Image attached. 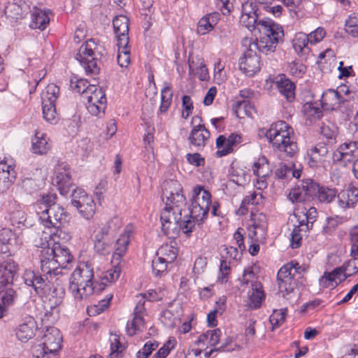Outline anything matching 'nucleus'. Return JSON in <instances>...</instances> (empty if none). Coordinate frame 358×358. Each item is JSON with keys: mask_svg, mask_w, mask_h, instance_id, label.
I'll list each match as a JSON object with an SVG mask.
<instances>
[{"mask_svg": "<svg viewBox=\"0 0 358 358\" xmlns=\"http://www.w3.org/2000/svg\"><path fill=\"white\" fill-rule=\"evenodd\" d=\"M24 283L34 288V291L41 296H47V307L50 310H46L44 319L50 322L57 320L59 315V306L62 303L65 295L64 287L59 283L52 288L50 287V280L44 278L43 276L36 273L33 271L27 270L22 275Z\"/></svg>", "mask_w": 358, "mask_h": 358, "instance_id": "f257e3e1", "label": "nucleus"}, {"mask_svg": "<svg viewBox=\"0 0 358 358\" xmlns=\"http://www.w3.org/2000/svg\"><path fill=\"white\" fill-rule=\"evenodd\" d=\"M160 219L162 231L169 238L177 237L180 231L189 236L194 227V222L190 219L186 205L179 206V204L165 202Z\"/></svg>", "mask_w": 358, "mask_h": 358, "instance_id": "f03ea898", "label": "nucleus"}, {"mask_svg": "<svg viewBox=\"0 0 358 358\" xmlns=\"http://www.w3.org/2000/svg\"><path fill=\"white\" fill-rule=\"evenodd\" d=\"M293 129L284 121L273 124L265 136L274 149L287 157H293L298 150L296 143L291 139Z\"/></svg>", "mask_w": 358, "mask_h": 358, "instance_id": "7ed1b4c3", "label": "nucleus"}, {"mask_svg": "<svg viewBox=\"0 0 358 358\" xmlns=\"http://www.w3.org/2000/svg\"><path fill=\"white\" fill-rule=\"evenodd\" d=\"M93 268L86 263L80 264L69 279V290L76 301H82L93 294Z\"/></svg>", "mask_w": 358, "mask_h": 358, "instance_id": "20e7f679", "label": "nucleus"}, {"mask_svg": "<svg viewBox=\"0 0 358 358\" xmlns=\"http://www.w3.org/2000/svg\"><path fill=\"white\" fill-rule=\"evenodd\" d=\"M257 27L262 36L259 41L252 43L253 47L264 54L273 52L284 36L282 28L271 20H260Z\"/></svg>", "mask_w": 358, "mask_h": 358, "instance_id": "39448f33", "label": "nucleus"}, {"mask_svg": "<svg viewBox=\"0 0 358 358\" xmlns=\"http://www.w3.org/2000/svg\"><path fill=\"white\" fill-rule=\"evenodd\" d=\"M104 48L94 39H89L80 47L76 59L84 68L86 74L96 75L99 71L98 59L103 55Z\"/></svg>", "mask_w": 358, "mask_h": 358, "instance_id": "423d86ee", "label": "nucleus"}, {"mask_svg": "<svg viewBox=\"0 0 358 358\" xmlns=\"http://www.w3.org/2000/svg\"><path fill=\"white\" fill-rule=\"evenodd\" d=\"M190 219L201 224L206 219L211 203V194L203 186L197 185L192 191Z\"/></svg>", "mask_w": 358, "mask_h": 358, "instance_id": "0eeeda50", "label": "nucleus"}, {"mask_svg": "<svg viewBox=\"0 0 358 358\" xmlns=\"http://www.w3.org/2000/svg\"><path fill=\"white\" fill-rule=\"evenodd\" d=\"M42 236L40 241L36 240V245L41 248L40 263L41 271L43 273V275L45 278H48V276L58 275L60 273L61 267L55 260L52 253H51V235L43 232Z\"/></svg>", "mask_w": 358, "mask_h": 358, "instance_id": "6e6552de", "label": "nucleus"}, {"mask_svg": "<svg viewBox=\"0 0 358 358\" xmlns=\"http://www.w3.org/2000/svg\"><path fill=\"white\" fill-rule=\"evenodd\" d=\"M39 220L46 228H59L68 221L69 214L64 208L57 204L50 208L37 210Z\"/></svg>", "mask_w": 358, "mask_h": 358, "instance_id": "1a4fd4ad", "label": "nucleus"}, {"mask_svg": "<svg viewBox=\"0 0 358 358\" xmlns=\"http://www.w3.org/2000/svg\"><path fill=\"white\" fill-rule=\"evenodd\" d=\"M88 90V94H86L84 98L87 101V109L92 115L101 117L106 108L105 93L101 87L95 85H92Z\"/></svg>", "mask_w": 358, "mask_h": 358, "instance_id": "9d476101", "label": "nucleus"}, {"mask_svg": "<svg viewBox=\"0 0 358 358\" xmlns=\"http://www.w3.org/2000/svg\"><path fill=\"white\" fill-rule=\"evenodd\" d=\"M299 265L297 262H292L282 266L277 274L278 288L282 296L286 297L294 291L295 282L294 278L298 273Z\"/></svg>", "mask_w": 358, "mask_h": 358, "instance_id": "9b49d317", "label": "nucleus"}, {"mask_svg": "<svg viewBox=\"0 0 358 358\" xmlns=\"http://www.w3.org/2000/svg\"><path fill=\"white\" fill-rule=\"evenodd\" d=\"M251 224L248 227V236L251 241L264 243L267 232V220L264 213H252Z\"/></svg>", "mask_w": 358, "mask_h": 358, "instance_id": "f8f14e48", "label": "nucleus"}, {"mask_svg": "<svg viewBox=\"0 0 358 358\" xmlns=\"http://www.w3.org/2000/svg\"><path fill=\"white\" fill-rule=\"evenodd\" d=\"M252 43L249 45V48L239 59V69L247 76L251 77L257 73L261 69V60L257 55Z\"/></svg>", "mask_w": 358, "mask_h": 358, "instance_id": "ddd939ff", "label": "nucleus"}, {"mask_svg": "<svg viewBox=\"0 0 358 358\" xmlns=\"http://www.w3.org/2000/svg\"><path fill=\"white\" fill-rule=\"evenodd\" d=\"M196 122H198V124L192 127L188 140L190 145L200 150L207 144L210 134L209 131L206 129L205 126L201 124V119L197 115L192 117V124Z\"/></svg>", "mask_w": 358, "mask_h": 358, "instance_id": "4468645a", "label": "nucleus"}, {"mask_svg": "<svg viewBox=\"0 0 358 358\" xmlns=\"http://www.w3.org/2000/svg\"><path fill=\"white\" fill-rule=\"evenodd\" d=\"M52 183L57 187L59 193L66 196L72 186L70 168L67 164H60L55 168Z\"/></svg>", "mask_w": 358, "mask_h": 358, "instance_id": "2eb2a0df", "label": "nucleus"}, {"mask_svg": "<svg viewBox=\"0 0 358 358\" xmlns=\"http://www.w3.org/2000/svg\"><path fill=\"white\" fill-rule=\"evenodd\" d=\"M348 89L344 86L341 87L339 90L329 89L324 91L322 95L321 103L322 107L326 110H336L347 101L343 94H348Z\"/></svg>", "mask_w": 358, "mask_h": 358, "instance_id": "dca6fc26", "label": "nucleus"}, {"mask_svg": "<svg viewBox=\"0 0 358 358\" xmlns=\"http://www.w3.org/2000/svg\"><path fill=\"white\" fill-rule=\"evenodd\" d=\"M317 187V184L312 180H307L302 185L305 194L308 196H312L317 189L318 199L322 203H329L334 201L336 196L338 197V192L334 188L325 187Z\"/></svg>", "mask_w": 358, "mask_h": 358, "instance_id": "f3484780", "label": "nucleus"}, {"mask_svg": "<svg viewBox=\"0 0 358 358\" xmlns=\"http://www.w3.org/2000/svg\"><path fill=\"white\" fill-rule=\"evenodd\" d=\"M146 315V310L143 307V298L138 301L134 311L133 319L127 322V333L132 336L138 332L143 331L145 328V320L144 316Z\"/></svg>", "mask_w": 358, "mask_h": 358, "instance_id": "a211bd4d", "label": "nucleus"}, {"mask_svg": "<svg viewBox=\"0 0 358 358\" xmlns=\"http://www.w3.org/2000/svg\"><path fill=\"white\" fill-rule=\"evenodd\" d=\"M358 159V141L345 142L341 145L333 154L334 162H352Z\"/></svg>", "mask_w": 358, "mask_h": 358, "instance_id": "6ab92c4d", "label": "nucleus"}, {"mask_svg": "<svg viewBox=\"0 0 358 358\" xmlns=\"http://www.w3.org/2000/svg\"><path fill=\"white\" fill-rule=\"evenodd\" d=\"M163 195L166 198L165 202L179 204V206L186 205V199L182 193L181 185L177 180L165 182Z\"/></svg>", "mask_w": 358, "mask_h": 358, "instance_id": "aec40b11", "label": "nucleus"}, {"mask_svg": "<svg viewBox=\"0 0 358 358\" xmlns=\"http://www.w3.org/2000/svg\"><path fill=\"white\" fill-rule=\"evenodd\" d=\"M37 329L36 322L34 318L27 315L22 319L20 323L16 327L15 334L16 338L21 342H27L31 339Z\"/></svg>", "mask_w": 358, "mask_h": 358, "instance_id": "412c9836", "label": "nucleus"}, {"mask_svg": "<svg viewBox=\"0 0 358 358\" xmlns=\"http://www.w3.org/2000/svg\"><path fill=\"white\" fill-rule=\"evenodd\" d=\"M62 337L59 330L54 327L46 329L42 336L43 348L50 353H55L61 347Z\"/></svg>", "mask_w": 358, "mask_h": 358, "instance_id": "4be33fe9", "label": "nucleus"}, {"mask_svg": "<svg viewBox=\"0 0 358 358\" xmlns=\"http://www.w3.org/2000/svg\"><path fill=\"white\" fill-rule=\"evenodd\" d=\"M234 238L238 248L234 246H226L224 248L225 255H222L223 259L238 261L242 256V252L245 250V246L243 241V229L238 228L234 234Z\"/></svg>", "mask_w": 358, "mask_h": 358, "instance_id": "5701e85b", "label": "nucleus"}, {"mask_svg": "<svg viewBox=\"0 0 358 358\" xmlns=\"http://www.w3.org/2000/svg\"><path fill=\"white\" fill-rule=\"evenodd\" d=\"M17 271V265L11 259L3 262L0 264V294L3 289L12 284Z\"/></svg>", "mask_w": 358, "mask_h": 358, "instance_id": "b1692460", "label": "nucleus"}, {"mask_svg": "<svg viewBox=\"0 0 358 358\" xmlns=\"http://www.w3.org/2000/svg\"><path fill=\"white\" fill-rule=\"evenodd\" d=\"M22 243V239L12 231L10 229H0V250L2 253L10 252V248H17Z\"/></svg>", "mask_w": 358, "mask_h": 358, "instance_id": "393cba45", "label": "nucleus"}, {"mask_svg": "<svg viewBox=\"0 0 358 358\" xmlns=\"http://www.w3.org/2000/svg\"><path fill=\"white\" fill-rule=\"evenodd\" d=\"M328 148L324 144H317L307 150V162L310 167L315 168L325 161Z\"/></svg>", "mask_w": 358, "mask_h": 358, "instance_id": "a878e982", "label": "nucleus"}, {"mask_svg": "<svg viewBox=\"0 0 358 358\" xmlns=\"http://www.w3.org/2000/svg\"><path fill=\"white\" fill-rule=\"evenodd\" d=\"M30 11V6L22 0L8 2L4 8V13L8 17L16 20L23 18Z\"/></svg>", "mask_w": 358, "mask_h": 358, "instance_id": "bb28decb", "label": "nucleus"}, {"mask_svg": "<svg viewBox=\"0 0 358 358\" xmlns=\"http://www.w3.org/2000/svg\"><path fill=\"white\" fill-rule=\"evenodd\" d=\"M114 31L117 43L129 44V19L127 16L120 15L116 16L113 21Z\"/></svg>", "mask_w": 358, "mask_h": 358, "instance_id": "cd10ccee", "label": "nucleus"}, {"mask_svg": "<svg viewBox=\"0 0 358 358\" xmlns=\"http://www.w3.org/2000/svg\"><path fill=\"white\" fill-rule=\"evenodd\" d=\"M278 92L282 94L288 101H292L295 98V85L285 75L278 76L274 80Z\"/></svg>", "mask_w": 358, "mask_h": 358, "instance_id": "c85d7f7f", "label": "nucleus"}, {"mask_svg": "<svg viewBox=\"0 0 358 358\" xmlns=\"http://www.w3.org/2000/svg\"><path fill=\"white\" fill-rule=\"evenodd\" d=\"M50 250L51 253L54 255L55 260H57L61 268H66L68 264L73 259V257L69 249L55 241H53L52 246L50 247Z\"/></svg>", "mask_w": 358, "mask_h": 358, "instance_id": "c756f323", "label": "nucleus"}, {"mask_svg": "<svg viewBox=\"0 0 358 358\" xmlns=\"http://www.w3.org/2000/svg\"><path fill=\"white\" fill-rule=\"evenodd\" d=\"M31 22L29 27L31 29L44 30L50 22L49 10H43L34 7L31 11Z\"/></svg>", "mask_w": 358, "mask_h": 358, "instance_id": "7c9ffc66", "label": "nucleus"}, {"mask_svg": "<svg viewBox=\"0 0 358 358\" xmlns=\"http://www.w3.org/2000/svg\"><path fill=\"white\" fill-rule=\"evenodd\" d=\"M51 148L50 139L46 134L41 131H36L31 138V151L36 155H45Z\"/></svg>", "mask_w": 358, "mask_h": 358, "instance_id": "2f4dec72", "label": "nucleus"}, {"mask_svg": "<svg viewBox=\"0 0 358 358\" xmlns=\"http://www.w3.org/2000/svg\"><path fill=\"white\" fill-rule=\"evenodd\" d=\"M133 231V227L128 225L124 229L123 233L117 240L115 245V252L113 259L118 260L126 252L129 243L130 235ZM114 260L112 261L113 262Z\"/></svg>", "mask_w": 358, "mask_h": 358, "instance_id": "473e14b6", "label": "nucleus"}, {"mask_svg": "<svg viewBox=\"0 0 358 358\" xmlns=\"http://www.w3.org/2000/svg\"><path fill=\"white\" fill-rule=\"evenodd\" d=\"M338 205L342 208H351L358 202V189L348 187L338 194Z\"/></svg>", "mask_w": 358, "mask_h": 358, "instance_id": "72a5a7b5", "label": "nucleus"}, {"mask_svg": "<svg viewBox=\"0 0 358 358\" xmlns=\"http://www.w3.org/2000/svg\"><path fill=\"white\" fill-rule=\"evenodd\" d=\"M15 178L14 168L6 162H0V192L8 189Z\"/></svg>", "mask_w": 358, "mask_h": 358, "instance_id": "f704fd0d", "label": "nucleus"}, {"mask_svg": "<svg viewBox=\"0 0 358 358\" xmlns=\"http://www.w3.org/2000/svg\"><path fill=\"white\" fill-rule=\"evenodd\" d=\"M220 19L219 13L214 12L201 17L197 25V32L200 35H205L210 32Z\"/></svg>", "mask_w": 358, "mask_h": 358, "instance_id": "c9c22d12", "label": "nucleus"}, {"mask_svg": "<svg viewBox=\"0 0 358 358\" xmlns=\"http://www.w3.org/2000/svg\"><path fill=\"white\" fill-rule=\"evenodd\" d=\"M229 172L230 180L238 185H244L250 180L248 170L238 163H233Z\"/></svg>", "mask_w": 358, "mask_h": 358, "instance_id": "e433bc0d", "label": "nucleus"}, {"mask_svg": "<svg viewBox=\"0 0 358 358\" xmlns=\"http://www.w3.org/2000/svg\"><path fill=\"white\" fill-rule=\"evenodd\" d=\"M75 206L80 215L86 219L90 220L93 217L96 212V205L92 196L82 200V201H73Z\"/></svg>", "mask_w": 358, "mask_h": 358, "instance_id": "4c0bfd02", "label": "nucleus"}, {"mask_svg": "<svg viewBox=\"0 0 358 358\" xmlns=\"http://www.w3.org/2000/svg\"><path fill=\"white\" fill-rule=\"evenodd\" d=\"M249 302L248 306L253 309L261 306L262 301L265 299V294L262 289V285L259 282L252 284V289L248 293Z\"/></svg>", "mask_w": 358, "mask_h": 358, "instance_id": "58836bf2", "label": "nucleus"}, {"mask_svg": "<svg viewBox=\"0 0 358 358\" xmlns=\"http://www.w3.org/2000/svg\"><path fill=\"white\" fill-rule=\"evenodd\" d=\"M221 334V331L219 329L207 331L199 336L196 343L198 345L202 344L206 346H215L220 341Z\"/></svg>", "mask_w": 358, "mask_h": 358, "instance_id": "ea45409f", "label": "nucleus"}, {"mask_svg": "<svg viewBox=\"0 0 358 358\" xmlns=\"http://www.w3.org/2000/svg\"><path fill=\"white\" fill-rule=\"evenodd\" d=\"M59 94V88L51 83L46 86L41 93L42 105L55 104Z\"/></svg>", "mask_w": 358, "mask_h": 358, "instance_id": "a19ab883", "label": "nucleus"}, {"mask_svg": "<svg viewBox=\"0 0 358 358\" xmlns=\"http://www.w3.org/2000/svg\"><path fill=\"white\" fill-rule=\"evenodd\" d=\"M177 255L178 248L172 243L162 245L157 252V256L169 264L176 259Z\"/></svg>", "mask_w": 358, "mask_h": 358, "instance_id": "79ce46f5", "label": "nucleus"}, {"mask_svg": "<svg viewBox=\"0 0 358 358\" xmlns=\"http://www.w3.org/2000/svg\"><path fill=\"white\" fill-rule=\"evenodd\" d=\"M302 111L310 124L322 117V111L315 103H306L303 106Z\"/></svg>", "mask_w": 358, "mask_h": 358, "instance_id": "37998d69", "label": "nucleus"}, {"mask_svg": "<svg viewBox=\"0 0 358 358\" xmlns=\"http://www.w3.org/2000/svg\"><path fill=\"white\" fill-rule=\"evenodd\" d=\"M253 173L257 178H266L271 173L268 162L265 157H260L254 163L252 167Z\"/></svg>", "mask_w": 358, "mask_h": 358, "instance_id": "c03bdc74", "label": "nucleus"}, {"mask_svg": "<svg viewBox=\"0 0 358 358\" xmlns=\"http://www.w3.org/2000/svg\"><path fill=\"white\" fill-rule=\"evenodd\" d=\"M189 72L196 75L201 80H207L209 78L208 69L203 59H198L196 63L189 61Z\"/></svg>", "mask_w": 358, "mask_h": 358, "instance_id": "a18cd8bd", "label": "nucleus"}, {"mask_svg": "<svg viewBox=\"0 0 358 358\" xmlns=\"http://www.w3.org/2000/svg\"><path fill=\"white\" fill-rule=\"evenodd\" d=\"M173 91L169 84L164 83V86L161 91V105L159 107L160 113H163L168 110L172 103Z\"/></svg>", "mask_w": 358, "mask_h": 358, "instance_id": "49530a36", "label": "nucleus"}, {"mask_svg": "<svg viewBox=\"0 0 358 358\" xmlns=\"http://www.w3.org/2000/svg\"><path fill=\"white\" fill-rule=\"evenodd\" d=\"M226 301V297L222 296L217 301H216L215 308L208 314L207 322L209 326L215 327L217 325V315H222L224 311Z\"/></svg>", "mask_w": 358, "mask_h": 358, "instance_id": "de8ad7c7", "label": "nucleus"}, {"mask_svg": "<svg viewBox=\"0 0 358 358\" xmlns=\"http://www.w3.org/2000/svg\"><path fill=\"white\" fill-rule=\"evenodd\" d=\"M166 292L162 289H150L145 294H141L136 296V300L141 301V298H143V307L145 306V301H161L166 296Z\"/></svg>", "mask_w": 358, "mask_h": 358, "instance_id": "09e8293b", "label": "nucleus"}, {"mask_svg": "<svg viewBox=\"0 0 358 358\" xmlns=\"http://www.w3.org/2000/svg\"><path fill=\"white\" fill-rule=\"evenodd\" d=\"M118 52L117 60L121 67H127L130 63V50L128 44H122V42L117 43Z\"/></svg>", "mask_w": 358, "mask_h": 358, "instance_id": "8fccbe9b", "label": "nucleus"}, {"mask_svg": "<svg viewBox=\"0 0 358 358\" xmlns=\"http://www.w3.org/2000/svg\"><path fill=\"white\" fill-rule=\"evenodd\" d=\"M10 208L8 210L10 212V220L15 224H24L26 221L25 213L21 210L15 201L10 203Z\"/></svg>", "mask_w": 358, "mask_h": 358, "instance_id": "3c124183", "label": "nucleus"}, {"mask_svg": "<svg viewBox=\"0 0 358 358\" xmlns=\"http://www.w3.org/2000/svg\"><path fill=\"white\" fill-rule=\"evenodd\" d=\"M57 196L55 194H43L36 203V212L41 209L50 208L56 204Z\"/></svg>", "mask_w": 358, "mask_h": 358, "instance_id": "603ef678", "label": "nucleus"}, {"mask_svg": "<svg viewBox=\"0 0 358 358\" xmlns=\"http://www.w3.org/2000/svg\"><path fill=\"white\" fill-rule=\"evenodd\" d=\"M124 347L120 341V338L117 334H113L110 338V353L109 358H122V352Z\"/></svg>", "mask_w": 358, "mask_h": 358, "instance_id": "864d4df0", "label": "nucleus"}, {"mask_svg": "<svg viewBox=\"0 0 358 358\" xmlns=\"http://www.w3.org/2000/svg\"><path fill=\"white\" fill-rule=\"evenodd\" d=\"M43 115L45 120L55 124L59 120V115L57 112L55 104L42 105Z\"/></svg>", "mask_w": 358, "mask_h": 358, "instance_id": "5fc2aeb1", "label": "nucleus"}, {"mask_svg": "<svg viewBox=\"0 0 358 358\" xmlns=\"http://www.w3.org/2000/svg\"><path fill=\"white\" fill-rule=\"evenodd\" d=\"M345 31L353 37H358V13H354L345 20Z\"/></svg>", "mask_w": 358, "mask_h": 358, "instance_id": "6e6d98bb", "label": "nucleus"}, {"mask_svg": "<svg viewBox=\"0 0 358 358\" xmlns=\"http://www.w3.org/2000/svg\"><path fill=\"white\" fill-rule=\"evenodd\" d=\"M216 146L217 151L216 152L217 156L223 157L233 151V149L230 144L228 143V139L224 136H220L216 140Z\"/></svg>", "mask_w": 358, "mask_h": 358, "instance_id": "4d7b16f0", "label": "nucleus"}, {"mask_svg": "<svg viewBox=\"0 0 358 358\" xmlns=\"http://www.w3.org/2000/svg\"><path fill=\"white\" fill-rule=\"evenodd\" d=\"M310 43L307 34L299 32L295 34L293 40L292 45L296 52H301Z\"/></svg>", "mask_w": 358, "mask_h": 358, "instance_id": "13d9d810", "label": "nucleus"}, {"mask_svg": "<svg viewBox=\"0 0 358 358\" xmlns=\"http://www.w3.org/2000/svg\"><path fill=\"white\" fill-rule=\"evenodd\" d=\"M92 85H89L88 82L85 79H71V87L76 92L82 94L84 99L86 94H88L89 88Z\"/></svg>", "mask_w": 358, "mask_h": 358, "instance_id": "bf43d9fd", "label": "nucleus"}, {"mask_svg": "<svg viewBox=\"0 0 358 358\" xmlns=\"http://www.w3.org/2000/svg\"><path fill=\"white\" fill-rule=\"evenodd\" d=\"M261 198V194L259 195L255 192H251L249 195H247L244 197L241 202L238 211L241 214L245 213V212L247 211L248 206L258 204L259 199Z\"/></svg>", "mask_w": 358, "mask_h": 358, "instance_id": "052dcab7", "label": "nucleus"}, {"mask_svg": "<svg viewBox=\"0 0 358 358\" xmlns=\"http://www.w3.org/2000/svg\"><path fill=\"white\" fill-rule=\"evenodd\" d=\"M214 80L218 84H222L227 80V74L224 71V64L218 59L214 66Z\"/></svg>", "mask_w": 358, "mask_h": 358, "instance_id": "680f3d73", "label": "nucleus"}, {"mask_svg": "<svg viewBox=\"0 0 358 358\" xmlns=\"http://www.w3.org/2000/svg\"><path fill=\"white\" fill-rule=\"evenodd\" d=\"M286 313V309L273 310V313L269 317V321L273 327V329L279 327L285 322Z\"/></svg>", "mask_w": 358, "mask_h": 358, "instance_id": "e2e57ef3", "label": "nucleus"}, {"mask_svg": "<svg viewBox=\"0 0 358 358\" xmlns=\"http://www.w3.org/2000/svg\"><path fill=\"white\" fill-rule=\"evenodd\" d=\"M169 264V262L157 256L152 262V269L154 275L159 276L166 273Z\"/></svg>", "mask_w": 358, "mask_h": 358, "instance_id": "0e129e2a", "label": "nucleus"}, {"mask_svg": "<svg viewBox=\"0 0 358 358\" xmlns=\"http://www.w3.org/2000/svg\"><path fill=\"white\" fill-rule=\"evenodd\" d=\"M252 109H253V107L248 100L238 101L234 106V110L238 117H241L242 114L251 115Z\"/></svg>", "mask_w": 358, "mask_h": 358, "instance_id": "69168bd1", "label": "nucleus"}, {"mask_svg": "<svg viewBox=\"0 0 358 358\" xmlns=\"http://www.w3.org/2000/svg\"><path fill=\"white\" fill-rule=\"evenodd\" d=\"M120 272L121 268L119 266V263H117L103 273V279L108 282H113L119 278Z\"/></svg>", "mask_w": 358, "mask_h": 358, "instance_id": "338daca9", "label": "nucleus"}, {"mask_svg": "<svg viewBox=\"0 0 358 358\" xmlns=\"http://www.w3.org/2000/svg\"><path fill=\"white\" fill-rule=\"evenodd\" d=\"M158 343L155 341H148L145 343L143 348L140 350L137 354V358H148L151 353L157 349Z\"/></svg>", "mask_w": 358, "mask_h": 358, "instance_id": "774afa93", "label": "nucleus"}]
</instances>
